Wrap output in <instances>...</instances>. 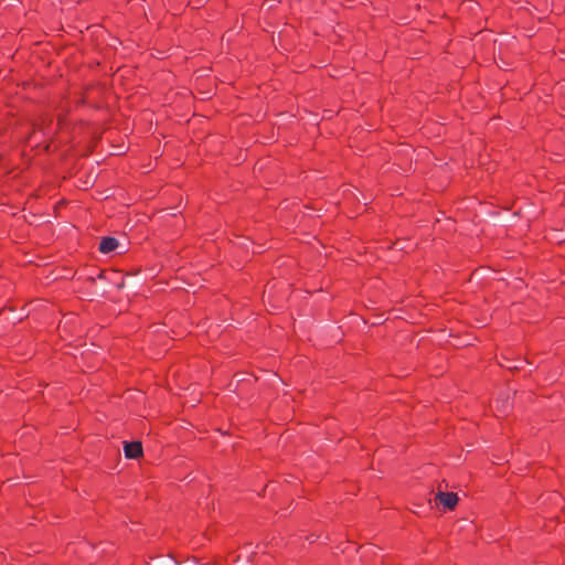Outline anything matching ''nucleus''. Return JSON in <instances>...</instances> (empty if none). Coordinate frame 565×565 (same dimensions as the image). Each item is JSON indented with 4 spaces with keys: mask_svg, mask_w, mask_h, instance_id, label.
Masks as SVG:
<instances>
[{
    "mask_svg": "<svg viewBox=\"0 0 565 565\" xmlns=\"http://www.w3.org/2000/svg\"><path fill=\"white\" fill-rule=\"evenodd\" d=\"M435 501L443 504L446 509L452 510L458 503V495L454 492L438 491Z\"/></svg>",
    "mask_w": 565,
    "mask_h": 565,
    "instance_id": "nucleus-1",
    "label": "nucleus"
},
{
    "mask_svg": "<svg viewBox=\"0 0 565 565\" xmlns=\"http://www.w3.org/2000/svg\"><path fill=\"white\" fill-rule=\"evenodd\" d=\"M125 456L129 459H137L142 455V446L139 441L125 443Z\"/></svg>",
    "mask_w": 565,
    "mask_h": 565,
    "instance_id": "nucleus-2",
    "label": "nucleus"
},
{
    "mask_svg": "<svg viewBox=\"0 0 565 565\" xmlns=\"http://www.w3.org/2000/svg\"><path fill=\"white\" fill-rule=\"evenodd\" d=\"M118 247V241L114 237H104L99 243V250L104 254L114 252Z\"/></svg>",
    "mask_w": 565,
    "mask_h": 565,
    "instance_id": "nucleus-3",
    "label": "nucleus"
}]
</instances>
